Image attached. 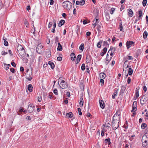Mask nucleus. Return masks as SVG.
<instances>
[{
  "label": "nucleus",
  "instance_id": "obj_53",
  "mask_svg": "<svg viewBox=\"0 0 148 148\" xmlns=\"http://www.w3.org/2000/svg\"><path fill=\"white\" fill-rule=\"evenodd\" d=\"M53 24V22H49L48 25V27L50 28L51 26Z\"/></svg>",
  "mask_w": 148,
  "mask_h": 148
},
{
  "label": "nucleus",
  "instance_id": "obj_15",
  "mask_svg": "<svg viewBox=\"0 0 148 148\" xmlns=\"http://www.w3.org/2000/svg\"><path fill=\"white\" fill-rule=\"evenodd\" d=\"M3 39L4 40V45L5 46H7L8 45V42L7 41V39L5 37H3Z\"/></svg>",
  "mask_w": 148,
  "mask_h": 148
},
{
  "label": "nucleus",
  "instance_id": "obj_8",
  "mask_svg": "<svg viewBox=\"0 0 148 148\" xmlns=\"http://www.w3.org/2000/svg\"><path fill=\"white\" fill-rule=\"evenodd\" d=\"M144 136H143L142 139V141L143 143V147H145L148 144V142L147 140H145L143 139Z\"/></svg>",
  "mask_w": 148,
  "mask_h": 148
},
{
  "label": "nucleus",
  "instance_id": "obj_26",
  "mask_svg": "<svg viewBox=\"0 0 148 148\" xmlns=\"http://www.w3.org/2000/svg\"><path fill=\"white\" fill-rule=\"evenodd\" d=\"M110 139V138H108L105 139V142L106 143H107L108 145L111 144Z\"/></svg>",
  "mask_w": 148,
  "mask_h": 148
},
{
  "label": "nucleus",
  "instance_id": "obj_27",
  "mask_svg": "<svg viewBox=\"0 0 148 148\" xmlns=\"http://www.w3.org/2000/svg\"><path fill=\"white\" fill-rule=\"evenodd\" d=\"M135 95L136 96V98L137 99L139 96V89H138L137 88H136V89Z\"/></svg>",
  "mask_w": 148,
  "mask_h": 148
},
{
  "label": "nucleus",
  "instance_id": "obj_12",
  "mask_svg": "<svg viewBox=\"0 0 148 148\" xmlns=\"http://www.w3.org/2000/svg\"><path fill=\"white\" fill-rule=\"evenodd\" d=\"M46 57L47 58H50L51 55V51L49 49L47 50L46 54Z\"/></svg>",
  "mask_w": 148,
  "mask_h": 148
},
{
  "label": "nucleus",
  "instance_id": "obj_55",
  "mask_svg": "<svg viewBox=\"0 0 148 148\" xmlns=\"http://www.w3.org/2000/svg\"><path fill=\"white\" fill-rule=\"evenodd\" d=\"M131 78L130 77H128V79L127 80V82L128 84H129L131 81Z\"/></svg>",
  "mask_w": 148,
  "mask_h": 148
},
{
  "label": "nucleus",
  "instance_id": "obj_64",
  "mask_svg": "<svg viewBox=\"0 0 148 148\" xmlns=\"http://www.w3.org/2000/svg\"><path fill=\"white\" fill-rule=\"evenodd\" d=\"M66 95L67 96H68V97H70V94L69 92L68 91L66 93Z\"/></svg>",
  "mask_w": 148,
  "mask_h": 148
},
{
  "label": "nucleus",
  "instance_id": "obj_44",
  "mask_svg": "<svg viewBox=\"0 0 148 148\" xmlns=\"http://www.w3.org/2000/svg\"><path fill=\"white\" fill-rule=\"evenodd\" d=\"M101 26L100 25H98L97 27V30L99 32H100L101 31Z\"/></svg>",
  "mask_w": 148,
  "mask_h": 148
},
{
  "label": "nucleus",
  "instance_id": "obj_11",
  "mask_svg": "<svg viewBox=\"0 0 148 148\" xmlns=\"http://www.w3.org/2000/svg\"><path fill=\"white\" fill-rule=\"evenodd\" d=\"M128 12V15L129 17H132L133 15V13L131 9H129L127 10Z\"/></svg>",
  "mask_w": 148,
  "mask_h": 148
},
{
  "label": "nucleus",
  "instance_id": "obj_43",
  "mask_svg": "<svg viewBox=\"0 0 148 148\" xmlns=\"http://www.w3.org/2000/svg\"><path fill=\"white\" fill-rule=\"evenodd\" d=\"M53 95V93L52 92H50L49 93V95L48 97L49 98L51 99L53 97H52Z\"/></svg>",
  "mask_w": 148,
  "mask_h": 148
},
{
  "label": "nucleus",
  "instance_id": "obj_24",
  "mask_svg": "<svg viewBox=\"0 0 148 148\" xmlns=\"http://www.w3.org/2000/svg\"><path fill=\"white\" fill-rule=\"evenodd\" d=\"M58 46L57 48V50L59 51H61L62 50V45L59 42L58 43Z\"/></svg>",
  "mask_w": 148,
  "mask_h": 148
},
{
  "label": "nucleus",
  "instance_id": "obj_62",
  "mask_svg": "<svg viewBox=\"0 0 148 148\" xmlns=\"http://www.w3.org/2000/svg\"><path fill=\"white\" fill-rule=\"evenodd\" d=\"M127 59L128 60H133V58L132 56H127Z\"/></svg>",
  "mask_w": 148,
  "mask_h": 148
},
{
  "label": "nucleus",
  "instance_id": "obj_16",
  "mask_svg": "<svg viewBox=\"0 0 148 148\" xmlns=\"http://www.w3.org/2000/svg\"><path fill=\"white\" fill-rule=\"evenodd\" d=\"M65 21L64 20H61L58 24V26L59 27H61L65 23Z\"/></svg>",
  "mask_w": 148,
  "mask_h": 148
},
{
  "label": "nucleus",
  "instance_id": "obj_47",
  "mask_svg": "<svg viewBox=\"0 0 148 148\" xmlns=\"http://www.w3.org/2000/svg\"><path fill=\"white\" fill-rule=\"evenodd\" d=\"M53 92L55 95H58V90L57 89L55 88L53 90Z\"/></svg>",
  "mask_w": 148,
  "mask_h": 148
},
{
  "label": "nucleus",
  "instance_id": "obj_52",
  "mask_svg": "<svg viewBox=\"0 0 148 148\" xmlns=\"http://www.w3.org/2000/svg\"><path fill=\"white\" fill-rule=\"evenodd\" d=\"M38 101L39 102H40L42 100V97L41 96H39L38 98Z\"/></svg>",
  "mask_w": 148,
  "mask_h": 148
},
{
  "label": "nucleus",
  "instance_id": "obj_2",
  "mask_svg": "<svg viewBox=\"0 0 148 148\" xmlns=\"http://www.w3.org/2000/svg\"><path fill=\"white\" fill-rule=\"evenodd\" d=\"M58 82L60 87L62 89H64L68 87V84L64 80H62L61 77H60Z\"/></svg>",
  "mask_w": 148,
  "mask_h": 148
},
{
  "label": "nucleus",
  "instance_id": "obj_19",
  "mask_svg": "<svg viewBox=\"0 0 148 148\" xmlns=\"http://www.w3.org/2000/svg\"><path fill=\"white\" fill-rule=\"evenodd\" d=\"M91 61V57L90 55H87L86 57V61L87 63H89Z\"/></svg>",
  "mask_w": 148,
  "mask_h": 148
},
{
  "label": "nucleus",
  "instance_id": "obj_38",
  "mask_svg": "<svg viewBox=\"0 0 148 148\" xmlns=\"http://www.w3.org/2000/svg\"><path fill=\"white\" fill-rule=\"evenodd\" d=\"M24 24L25 25H26V27H27L28 26L29 23L26 19H25V20L24 21Z\"/></svg>",
  "mask_w": 148,
  "mask_h": 148
},
{
  "label": "nucleus",
  "instance_id": "obj_1",
  "mask_svg": "<svg viewBox=\"0 0 148 148\" xmlns=\"http://www.w3.org/2000/svg\"><path fill=\"white\" fill-rule=\"evenodd\" d=\"M18 53L22 57H25L26 55L25 50L24 47L21 45H18L17 47Z\"/></svg>",
  "mask_w": 148,
  "mask_h": 148
},
{
  "label": "nucleus",
  "instance_id": "obj_22",
  "mask_svg": "<svg viewBox=\"0 0 148 148\" xmlns=\"http://www.w3.org/2000/svg\"><path fill=\"white\" fill-rule=\"evenodd\" d=\"M33 87L31 84H29L28 85V89L30 92H32L33 90Z\"/></svg>",
  "mask_w": 148,
  "mask_h": 148
},
{
  "label": "nucleus",
  "instance_id": "obj_48",
  "mask_svg": "<svg viewBox=\"0 0 148 148\" xmlns=\"http://www.w3.org/2000/svg\"><path fill=\"white\" fill-rule=\"evenodd\" d=\"M137 102L136 101H134L133 103V104L132 105V106L134 107H137Z\"/></svg>",
  "mask_w": 148,
  "mask_h": 148
},
{
  "label": "nucleus",
  "instance_id": "obj_32",
  "mask_svg": "<svg viewBox=\"0 0 148 148\" xmlns=\"http://www.w3.org/2000/svg\"><path fill=\"white\" fill-rule=\"evenodd\" d=\"M26 75V78H28L30 77L32 75V73L31 72H29L28 73H25Z\"/></svg>",
  "mask_w": 148,
  "mask_h": 148
},
{
  "label": "nucleus",
  "instance_id": "obj_50",
  "mask_svg": "<svg viewBox=\"0 0 148 148\" xmlns=\"http://www.w3.org/2000/svg\"><path fill=\"white\" fill-rule=\"evenodd\" d=\"M118 115L119 116L120 115V113L119 111V112L118 111H117V112H116V113L114 115L113 117V118H114V117L116 115V116H117V115Z\"/></svg>",
  "mask_w": 148,
  "mask_h": 148
},
{
  "label": "nucleus",
  "instance_id": "obj_29",
  "mask_svg": "<svg viewBox=\"0 0 148 148\" xmlns=\"http://www.w3.org/2000/svg\"><path fill=\"white\" fill-rule=\"evenodd\" d=\"M103 41L102 40H100L99 42L97 44V47L99 48H100L101 46V44L102 43Z\"/></svg>",
  "mask_w": 148,
  "mask_h": 148
},
{
  "label": "nucleus",
  "instance_id": "obj_6",
  "mask_svg": "<svg viewBox=\"0 0 148 148\" xmlns=\"http://www.w3.org/2000/svg\"><path fill=\"white\" fill-rule=\"evenodd\" d=\"M134 42L132 41H127L126 43V47L127 49H128L131 47V46H134Z\"/></svg>",
  "mask_w": 148,
  "mask_h": 148
},
{
  "label": "nucleus",
  "instance_id": "obj_39",
  "mask_svg": "<svg viewBox=\"0 0 148 148\" xmlns=\"http://www.w3.org/2000/svg\"><path fill=\"white\" fill-rule=\"evenodd\" d=\"M147 1V0H143L142 3H143V6L144 7L146 5Z\"/></svg>",
  "mask_w": 148,
  "mask_h": 148
},
{
  "label": "nucleus",
  "instance_id": "obj_63",
  "mask_svg": "<svg viewBox=\"0 0 148 148\" xmlns=\"http://www.w3.org/2000/svg\"><path fill=\"white\" fill-rule=\"evenodd\" d=\"M119 28L120 31H123V27L122 25H119Z\"/></svg>",
  "mask_w": 148,
  "mask_h": 148
},
{
  "label": "nucleus",
  "instance_id": "obj_42",
  "mask_svg": "<svg viewBox=\"0 0 148 148\" xmlns=\"http://www.w3.org/2000/svg\"><path fill=\"white\" fill-rule=\"evenodd\" d=\"M53 28L55 29L56 27V20L54 19L53 20Z\"/></svg>",
  "mask_w": 148,
  "mask_h": 148
},
{
  "label": "nucleus",
  "instance_id": "obj_46",
  "mask_svg": "<svg viewBox=\"0 0 148 148\" xmlns=\"http://www.w3.org/2000/svg\"><path fill=\"white\" fill-rule=\"evenodd\" d=\"M137 110L136 107L132 106V109L131 111L132 112H135Z\"/></svg>",
  "mask_w": 148,
  "mask_h": 148
},
{
  "label": "nucleus",
  "instance_id": "obj_10",
  "mask_svg": "<svg viewBox=\"0 0 148 148\" xmlns=\"http://www.w3.org/2000/svg\"><path fill=\"white\" fill-rule=\"evenodd\" d=\"M85 1L84 0H82L81 1H77L76 2V4L77 5H83L85 4Z\"/></svg>",
  "mask_w": 148,
  "mask_h": 148
},
{
  "label": "nucleus",
  "instance_id": "obj_14",
  "mask_svg": "<svg viewBox=\"0 0 148 148\" xmlns=\"http://www.w3.org/2000/svg\"><path fill=\"white\" fill-rule=\"evenodd\" d=\"M126 89V88L124 86H121V88L120 92V95H123Z\"/></svg>",
  "mask_w": 148,
  "mask_h": 148
},
{
  "label": "nucleus",
  "instance_id": "obj_4",
  "mask_svg": "<svg viewBox=\"0 0 148 148\" xmlns=\"http://www.w3.org/2000/svg\"><path fill=\"white\" fill-rule=\"evenodd\" d=\"M63 6L64 8L70 10L72 7L71 3L69 1H66L63 3Z\"/></svg>",
  "mask_w": 148,
  "mask_h": 148
},
{
  "label": "nucleus",
  "instance_id": "obj_20",
  "mask_svg": "<svg viewBox=\"0 0 148 148\" xmlns=\"http://www.w3.org/2000/svg\"><path fill=\"white\" fill-rule=\"evenodd\" d=\"M82 58V56L81 55L79 54L77 56V63L76 64H78L80 62V60Z\"/></svg>",
  "mask_w": 148,
  "mask_h": 148
},
{
  "label": "nucleus",
  "instance_id": "obj_3",
  "mask_svg": "<svg viewBox=\"0 0 148 148\" xmlns=\"http://www.w3.org/2000/svg\"><path fill=\"white\" fill-rule=\"evenodd\" d=\"M119 120L116 119H114V118H113L112 123V127L113 130H115L118 128L119 126Z\"/></svg>",
  "mask_w": 148,
  "mask_h": 148
},
{
  "label": "nucleus",
  "instance_id": "obj_25",
  "mask_svg": "<svg viewBox=\"0 0 148 148\" xmlns=\"http://www.w3.org/2000/svg\"><path fill=\"white\" fill-rule=\"evenodd\" d=\"M99 76L101 79H104L106 76V75L104 73H101L99 74Z\"/></svg>",
  "mask_w": 148,
  "mask_h": 148
},
{
  "label": "nucleus",
  "instance_id": "obj_45",
  "mask_svg": "<svg viewBox=\"0 0 148 148\" xmlns=\"http://www.w3.org/2000/svg\"><path fill=\"white\" fill-rule=\"evenodd\" d=\"M78 111L79 112V114L80 115H82V113L81 112V110L80 108H79L77 109Z\"/></svg>",
  "mask_w": 148,
  "mask_h": 148
},
{
  "label": "nucleus",
  "instance_id": "obj_30",
  "mask_svg": "<svg viewBox=\"0 0 148 148\" xmlns=\"http://www.w3.org/2000/svg\"><path fill=\"white\" fill-rule=\"evenodd\" d=\"M80 29V27L78 25H77L75 29V32L77 36H78L79 35L78 33L79 30Z\"/></svg>",
  "mask_w": 148,
  "mask_h": 148
},
{
  "label": "nucleus",
  "instance_id": "obj_33",
  "mask_svg": "<svg viewBox=\"0 0 148 148\" xmlns=\"http://www.w3.org/2000/svg\"><path fill=\"white\" fill-rule=\"evenodd\" d=\"M84 43H82L79 47V49L80 50L83 51L84 48Z\"/></svg>",
  "mask_w": 148,
  "mask_h": 148
},
{
  "label": "nucleus",
  "instance_id": "obj_60",
  "mask_svg": "<svg viewBox=\"0 0 148 148\" xmlns=\"http://www.w3.org/2000/svg\"><path fill=\"white\" fill-rule=\"evenodd\" d=\"M10 71L12 73H14L15 72V70L13 68L10 69Z\"/></svg>",
  "mask_w": 148,
  "mask_h": 148
},
{
  "label": "nucleus",
  "instance_id": "obj_34",
  "mask_svg": "<svg viewBox=\"0 0 148 148\" xmlns=\"http://www.w3.org/2000/svg\"><path fill=\"white\" fill-rule=\"evenodd\" d=\"M147 125L145 123H143L141 125V128L143 129H144L147 127Z\"/></svg>",
  "mask_w": 148,
  "mask_h": 148
},
{
  "label": "nucleus",
  "instance_id": "obj_23",
  "mask_svg": "<svg viewBox=\"0 0 148 148\" xmlns=\"http://www.w3.org/2000/svg\"><path fill=\"white\" fill-rule=\"evenodd\" d=\"M116 49L114 47H113L112 46H111L110 49L109 50L108 53H109L111 51L113 52V53H114L115 51H116Z\"/></svg>",
  "mask_w": 148,
  "mask_h": 148
},
{
  "label": "nucleus",
  "instance_id": "obj_36",
  "mask_svg": "<svg viewBox=\"0 0 148 148\" xmlns=\"http://www.w3.org/2000/svg\"><path fill=\"white\" fill-rule=\"evenodd\" d=\"M118 92V90H116V91H115L114 94L112 95V98L114 99L115 98V96L117 95V93Z\"/></svg>",
  "mask_w": 148,
  "mask_h": 148
},
{
  "label": "nucleus",
  "instance_id": "obj_58",
  "mask_svg": "<svg viewBox=\"0 0 148 148\" xmlns=\"http://www.w3.org/2000/svg\"><path fill=\"white\" fill-rule=\"evenodd\" d=\"M11 64L12 66L15 67H16V64L14 62H11Z\"/></svg>",
  "mask_w": 148,
  "mask_h": 148
},
{
  "label": "nucleus",
  "instance_id": "obj_40",
  "mask_svg": "<svg viewBox=\"0 0 148 148\" xmlns=\"http://www.w3.org/2000/svg\"><path fill=\"white\" fill-rule=\"evenodd\" d=\"M106 110L105 111V112L108 114L110 113V108H106Z\"/></svg>",
  "mask_w": 148,
  "mask_h": 148
},
{
  "label": "nucleus",
  "instance_id": "obj_21",
  "mask_svg": "<svg viewBox=\"0 0 148 148\" xmlns=\"http://www.w3.org/2000/svg\"><path fill=\"white\" fill-rule=\"evenodd\" d=\"M48 64L50 66L51 68L53 69L55 67V65L53 62L51 61H49L48 62Z\"/></svg>",
  "mask_w": 148,
  "mask_h": 148
},
{
  "label": "nucleus",
  "instance_id": "obj_61",
  "mask_svg": "<svg viewBox=\"0 0 148 148\" xmlns=\"http://www.w3.org/2000/svg\"><path fill=\"white\" fill-rule=\"evenodd\" d=\"M143 89L145 92H146L147 90V88L145 86H143Z\"/></svg>",
  "mask_w": 148,
  "mask_h": 148
},
{
  "label": "nucleus",
  "instance_id": "obj_28",
  "mask_svg": "<svg viewBox=\"0 0 148 148\" xmlns=\"http://www.w3.org/2000/svg\"><path fill=\"white\" fill-rule=\"evenodd\" d=\"M127 60H126L123 64V66L124 67V68L125 69H127V68H128L129 67V65H128L127 64Z\"/></svg>",
  "mask_w": 148,
  "mask_h": 148
},
{
  "label": "nucleus",
  "instance_id": "obj_35",
  "mask_svg": "<svg viewBox=\"0 0 148 148\" xmlns=\"http://www.w3.org/2000/svg\"><path fill=\"white\" fill-rule=\"evenodd\" d=\"M148 35V34L146 31H145L143 33V38L144 39L147 38Z\"/></svg>",
  "mask_w": 148,
  "mask_h": 148
},
{
  "label": "nucleus",
  "instance_id": "obj_51",
  "mask_svg": "<svg viewBox=\"0 0 148 148\" xmlns=\"http://www.w3.org/2000/svg\"><path fill=\"white\" fill-rule=\"evenodd\" d=\"M103 45L104 46H107L108 45V46H109V44H108V42L107 41H104L103 42Z\"/></svg>",
  "mask_w": 148,
  "mask_h": 148
},
{
  "label": "nucleus",
  "instance_id": "obj_13",
  "mask_svg": "<svg viewBox=\"0 0 148 148\" xmlns=\"http://www.w3.org/2000/svg\"><path fill=\"white\" fill-rule=\"evenodd\" d=\"M43 48V46L42 45L39 44L37 47L36 48V51L38 52L39 51H40V50Z\"/></svg>",
  "mask_w": 148,
  "mask_h": 148
},
{
  "label": "nucleus",
  "instance_id": "obj_56",
  "mask_svg": "<svg viewBox=\"0 0 148 148\" xmlns=\"http://www.w3.org/2000/svg\"><path fill=\"white\" fill-rule=\"evenodd\" d=\"M84 103V101H80L79 102V104L80 107H82L83 106Z\"/></svg>",
  "mask_w": 148,
  "mask_h": 148
},
{
  "label": "nucleus",
  "instance_id": "obj_5",
  "mask_svg": "<svg viewBox=\"0 0 148 148\" xmlns=\"http://www.w3.org/2000/svg\"><path fill=\"white\" fill-rule=\"evenodd\" d=\"M34 106H33L31 104H29L27 108L28 112L29 113L32 112L34 110Z\"/></svg>",
  "mask_w": 148,
  "mask_h": 148
},
{
  "label": "nucleus",
  "instance_id": "obj_54",
  "mask_svg": "<svg viewBox=\"0 0 148 148\" xmlns=\"http://www.w3.org/2000/svg\"><path fill=\"white\" fill-rule=\"evenodd\" d=\"M58 60L59 61H61L62 60V58L61 56L58 57L57 58Z\"/></svg>",
  "mask_w": 148,
  "mask_h": 148
},
{
  "label": "nucleus",
  "instance_id": "obj_57",
  "mask_svg": "<svg viewBox=\"0 0 148 148\" xmlns=\"http://www.w3.org/2000/svg\"><path fill=\"white\" fill-rule=\"evenodd\" d=\"M107 48L106 47H104L103 49V52L105 53H106L107 51Z\"/></svg>",
  "mask_w": 148,
  "mask_h": 148
},
{
  "label": "nucleus",
  "instance_id": "obj_59",
  "mask_svg": "<svg viewBox=\"0 0 148 148\" xmlns=\"http://www.w3.org/2000/svg\"><path fill=\"white\" fill-rule=\"evenodd\" d=\"M8 54V52H5L4 51H2L1 52V54L3 55H5L6 54Z\"/></svg>",
  "mask_w": 148,
  "mask_h": 148
},
{
  "label": "nucleus",
  "instance_id": "obj_41",
  "mask_svg": "<svg viewBox=\"0 0 148 148\" xmlns=\"http://www.w3.org/2000/svg\"><path fill=\"white\" fill-rule=\"evenodd\" d=\"M81 69L82 71H84L85 69V64H83L81 66Z\"/></svg>",
  "mask_w": 148,
  "mask_h": 148
},
{
  "label": "nucleus",
  "instance_id": "obj_18",
  "mask_svg": "<svg viewBox=\"0 0 148 148\" xmlns=\"http://www.w3.org/2000/svg\"><path fill=\"white\" fill-rule=\"evenodd\" d=\"M138 14L139 15L138 17L139 18H138V20H139L140 19V18L143 15L142 10V9H140L139 10Z\"/></svg>",
  "mask_w": 148,
  "mask_h": 148
},
{
  "label": "nucleus",
  "instance_id": "obj_9",
  "mask_svg": "<svg viewBox=\"0 0 148 148\" xmlns=\"http://www.w3.org/2000/svg\"><path fill=\"white\" fill-rule=\"evenodd\" d=\"M99 102L101 108L102 109H104L105 107V104L104 101L102 100H99Z\"/></svg>",
  "mask_w": 148,
  "mask_h": 148
},
{
  "label": "nucleus",
  "instance_id": "obj_37",
  "mask_svg": "<svg viewBox=\"0 0 148 148\" xmlns=\"http://www.w3.org/2000/svg\"><path fill=\"white\" fill-rule=\"evenodd\" d=\"M115 10V8H112L110 10V13L111 14H113Z\"/></svg>",
  "mask_w": 148,
  "mask_h": 148
},
{
  "label": "nucleus",
  "instance_id": "obj_7",
  "mask_svg": "<svg viewBox=\"0 0 148 148\" xmlns=\"http://www.w3.org/2000/svg\"><path fill=\"white\" fill-rule=\"evenodd\" d=\"M147 99L145 98V96H143L140 99V102L142 105L146 103L147 101Z\"/></svg>",
  "mask_w": 148,
  "mask_h": 148
},
{
  "label": "nucleus",
  "instance_id": "obj_49",
  "mask_svg": "<svg viewBox=\"0 0 148 148\" xmlns=\"http://www.w3.org/2000/svg\"><path fill=\"white\" fill-rule=\"evenodd\" d=\"M100 82L101 83V85L102 86L104 84V80L102 78L101 79Z\"/></svg>",
  "mask_w": 148,
  "mask_h": 148
},
{
  "label": "nucleus",
  "instance_id": "obj_31",
  "mask_svg": "<svg viewBox=\"0 0 148 148\" xmlns=\"http://www.w3.org/2000/svg\"><path fill=\"white\" fill-rule=\"evenodd\" d=\"M133 72V70L131 68H129L128 71V74H129L130 75H131L132 74Z\"/></svg>",
  "mask_w": 148,
  "mask_h": 148
},
{
  "label": "nucleus",
  "instance_id": "obj_17",
  "mask_svg": "<svg viewBox=\"0 0 148 148\" xmlns=\"http://www.w3.org/2000/svg\"><path fill=\"white\" fill-rule=\"evenodd\" d=\"M73 114L71 112H70L66 114V116L68 118H71L73 116Z\"/></svg>",
  "mask_w": 148,
  "mask_h": 148
}]
</instances>
